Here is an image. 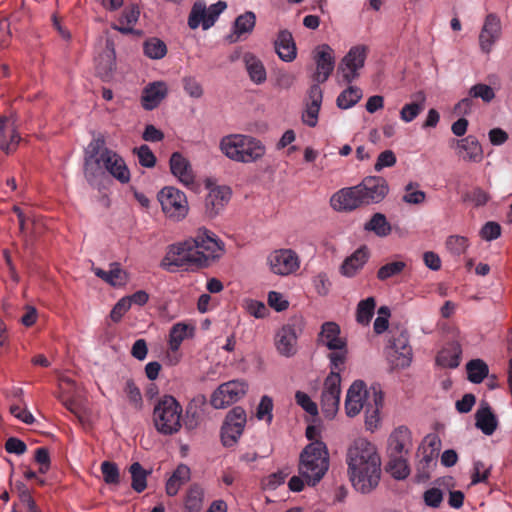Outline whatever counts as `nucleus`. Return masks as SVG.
Instances as JSON below:
<instances>
[{
  "label": "nucleus",
  "mask_w": 512,
  "mask_h": 512,
  "mask_svg": "<svg viewBox=\"0 0 512 512\" xmlns=\"http://www.w3.org/2000/svg\"><path fill=\"white\" fill-rule=\"evenodd\" d=\"M411 447V431L406 426L397 427L388 439V455L406 456Z\"/></svg>",
  "instance_id": "obj_24"
},
{
  "label": "nucleus",
  "mask_w": 512,
  "mask_h": 512,
  "mask_svg": "<svg viewBox=\"0 0 512 512\" xmlns=\"http://www.w3.org/2000/svg\"><path fill=\"white\" fill-rule=\"evenodd\" d=\"M164 214L174 220H181L188 213V202L186 195L177 188L168 186L161 189L157 194Z\"/></svg>",
  "instance_id": "obj_7"
},
{
  "label": "nucleus",
  "mask_w": 512,
  "mask_h": 512,
  "mask_svg": "<svg viewBox=\"0 0 512 512\" xmlns=\"http://www.w3.org/2000/svg\"><path fill=\"white\" fill-rule=\"evenodd\" d=\"M231 190L227 186H217L211 188L205 198L206 214L209 217H215L225 207L230 200Z\"/></svg>",
  "instance_id": "obj_25"
},
{
  "label": "nucleus",
  "mask_w": 512,
  "mask_h": 512,
  "mask_svg": "<svg viewBox=\"0 0 512 512\" xmlns=\"http://www.w3.org/2000/svg\"><path fill=\"white\" fill-rule=\"evenodd\" d=\"M450 147L456 149V153L464 161L479 163L483 160V149L478 139L468 135L462 139H452Z\"/></svg>",
  "instance_id": "obj_19"
},
{
  "label": "nucleus",
  "mask_w": 512,
  "mask_h": 512,
  "mask_svg": "<svg viewBox=\"0 0 512 512\" xmlns=\"http://www.w3.org/2000/svg\"><path fill=\"white\" fill-rule=\"evenodd\" d=\"M364 230L373 232L378 237H387L391 231L392 226L387 221V218L382 213H375L372 215L369 221L364 224Z\"/></svg>",
  "instance_id": "obj_40"
},
{
  "label": "nucleus",
  "mask_w": 512,
  "mask_h": 512,
  "mask_svg": "<svg viewBox=\"0 0 512 512\" xmlns=\"http://www.w3.org/2000/svg\"><path fill=\"white\" fill-rule=\"evenodd\" d=\"M270 269L278 275H288L299 268L297 254L290 249L274 251L268 257Z\"/></svg>",
  "instance_id": "obj_18"
},
{
  "label": "nucleus",
  "mask_w": 512,
  "mask_h": 512,
  "mask_svg": "<svg viewBox=\"0 0 512 512\" xmlns=\"http://www.w3.org/2000/svg\"><path fill=\"white\" fill-rule=\"evenodd\" d=\"M313 59L316 64L313 80L317 83H324L335 67L334 51L328 44H321L313 51Z\"/></svg>",
  "instance_id": "obj_16"
},
{
  "label": "nucleus",
  "mask_w": 512,
  "mask_h": 512,
  "mask_svg": "<svg viewBox=\"0 0 512 512\" xmlns=\"http://www.w3.org/2000/svg\"><path fill=\"white\" fill-rule=\"evenodd\" d=\"M372 387L367 389L362 380L354 381L349 387L345 399V411L348 417H354L365 407V402L372 399Z\"/></svg>",
  "instance_id": "obj_15"
},
{
  "label": "nucleus",
  "mask_w": 512,
  "mask_h": 512,
  "mask_svg": "<svg viewBox=\"0 0 512 512\" xmlns=\"http://www.w3.org/2000/svg\"><path fill=\"white\" fill-rule=\"evenodd\" d=\"M190 468L185 464L177 466L170 478L166 482V493L169 496H175L180 487L190 479Z\"/></svg>",
  "instance_id": "obj_36"
},
{
  "label": "nucleus",
  "mask_w": 512,
  "mask_h": 512,
  "mask_svg": "<svg viewBox=\"0 0 512 512\" xmlns=\"http://www.w3.org/2000/svg\"><path fill=\"white\" fill-rule=\"evenodd\" d=\"M226 7V2H215L209 8L205 2H194L188 18L189 27L196 29L201 25L204 30L211 28Z\"/></svg>",
  "instance_id": "obj_8"
},
{
  "label": "nucleus",
  "mask_w": 512,
  "mask_h": 512,
  "mask_svg": "<svg viewBox=\"0 0 512 512\" xmlns=\"http://www.w3.org/2000/svg\"><path fill=\"white\" fill-rule=\"evenodd\" d=\"M194 328L185 323L174 324L169 332V349L171 352H178L182 342L192 334Z\"/></svg>",
  "instance_id": "obj_39"
},
{
  "label": "nucleus",
  "mask_w": 512,
  "mask_h": 512,
  "mask_svg": "<svg viewBox=\"0 0 512 512\" xmlns=\"http://www.w3.org/2000/svg\"><path fill=\"white\" fill-rule=\"evenodd\" d=\"M330 205L338 212H351L364 206L358 185L342 188L334 193Z\"/></svg>",
  "instance_id": "obj_17"
},
{
  "label": "nucleus",
  "mask_w": 512,
  "mask_h": 512,
  "mask_svg": "<svg viewBox=\"0 0 512 512\" xmlns=\"http://www.w3.org/2000/svg\"><path fill=\"white\" fill-rule=\"evenodd\" d=\"M501 35V22L499 17L490 13L486 16L484 25L479 35V44L481 50L485 53H489L496 43V41L500 38Z\"/></svg>",
  "instance_id": "obj_20"
},
{
  "label": "nucleus",
  "mask_w": 512,
  "mask_h": 512,
  "mask_svg": "<svg viewBox=\"0 0 512 512\" xmlns=\"http://www.w3.org/2000/svg\"><path fill=\"white\" fill-rule=\"evenodd\" d=\"M244 381L232 380L221 384L211 395L210 403L216 409H221L239 401L247 392Z\"/></svg>",
  "instance_id": "obj_11"
},
{
  "label": "nucleus",
  "mask_w": 512,
  "mask_h": 512,
  "mask_svg": "<svg viewBox=\"0 0 512 512\" xmlns=\"http://www.w3.org/2000/svg\"><path fill=\"white\" fill-rule=\"evenodd\" d=\"M376 302L373 297L361 300L357 305L356 320L362 325H368L374 315Z\"/></svg>",
  "instance_id": "obj_49"
},
{
  "label": "nucleus",
  "mask_w": 512,
  "mask_h": 512,
  "mask_svg": "<svg viewBox=\"0 0 512 512\" xmlns=\"http://www.w3.org/2000/svg\"><path fill=\"white\" fill-rule=\"evenodd\" d=\"M387 357L394 368H406L412 360V348L406 330L391 329Z\"/></svg>",
  "instance_id": "obj_6"
},
{
  "label": "nucleus",
  "mask_w": 512,
  "mask_h": 512,
  "mask_svg": "<svg viewBox=\"0 0 512 512\" xmlns=\"http://www.w3.org/2000/svg\"><path fill=\"white\" fill-rule=\"evenodd\" d=\"M501 226L494 221L487 222L480 231V236L486 241H492L500 237Z\"/></svg>",
  "instance_id": "obj_63"
},
{
  "label": "nucleus",
  "mask_w": 512,
  "mask_h": 512,
  "mask_svg": "<svg viewBox=\"0 0 512 512\" xmlns=\"http://www.w3.org/2000/svg\"><path fill=\"white\" fill-rule=\"evenodd\" d=\"M131 308L128 298L122 297L112 308L110 318L113 322H119L125 313Z\"/></svg>",
  "instance_id": "obj_64"
},
{
  "label": "nucleus",
  "mask_w": 512,
  "mask_h": 512,
  "mask_svg": "<svg viewBox=\"0 0 512 512\" xmlns=\"http://www.w3.org/2000/svg\"><path fill=\"white\" fill-rule=\"evenodd\" d=\"M135 153L138 156V161L141 166L151 168L156 164V157L147 145H141L135 149Z\"/></svg>",
  "instance_id": "obj_60"
},
{
  "label": "nucleus",
  "mask_w": 512,
  "mask_h": 512,
  "mask_svg": "<svg viewBox=\"0 0 512 512\" xmlns=\"http://www.w3.org/2000/svg\"><path fill=\"white\" fill-rule=\"evenodd\" d=\"M100 469L106 484L118 485L120 483V471L116 463L104 461L101 463Z\"/></svg>",
  "instance_id": "obj_52"
},
{
  "label": "nucleus",
  "mask_w": 512,
  "mask_h": 512,
  "mask_svg": "<svg viewBox=\"0 0 512 512\" xmlns=\"http://www.w3.org/2000/svg\"><path fill=\"white\" fill-rule=\"evenodd\" d=\"M425 94L418 92L416 101L405 104L400 110V119L406 123L412 122L425 108Z\"/></svg>",
  "instance_id": "obj_42"
},
{
  "label": "nucleus",
  "mask_w": 512,
  "mask_h": 512,
  "mask_svg": "<svg viewBox=\"0 0 512 512\" xmlns=\"http://www.w3.org/2000/svg\"><path fill=\"white\" fill-rule=\"evenodd\" d=\"M298 331L295 325H283L275 335V346L277 351L285 356H293L297 349Z\"/></svg>",
  "instance_id": "obj_22"
},
{
  "label": "nucleus",
  "mask_w": 512,
  "mask_h": 512,
  "mask_svg": "<svg viewBox=\"0 0 512 512\" xmlns=\"http://www.w3.org/2000/svg\"><path fill=\"white\" fill-rule=\"evenodd\" d=\"M184 91L193 98H200L203 95L201 84L193 76H186L182 79Z\"/></svg>",
  "instance_id": "obj_62"
},
{
  "label": "nucleus",
  "mask_w": 512,
  "mask_h": 512,
  "mask_svg": "<svg viewBox=\"0 0 512 512\" xmlns=\"http://www.w3.org/2000/svg\"><path fill=\"white\" fill-rule=\"evenodd\" d=\"M440 446H441V441L439 439V437L436 435V434H428L419 450L421 451V453H432V454H436V456L438 457L439 455V451H440Z\"/></svg>",
  "instance_id": "obj_59"
},
{
  "label": "nucleus",
  "mask_w": 512,
  "mask_h": 512,
  "mask_svg": "<svg viewBox=\"0 0 512 512\" xmlns=\"http://www.w3.org/2000/svg\"><path fill=\"white\" fill-rule=\"evenodd\" d=\"M246 422V412L240 406L232 408L227 413L221 427V440L225 447H232L236 444L243 433Z\"/></svg>",
  "instance_id": "obj_9"
},
{
  "label": "nucleus",
  "mask_w": 512,
  "mask_h": 512,
  "mask_svg": "<svg viewBox=\"0 0 512 512\" xmlns=\"http://www.w3.org/2000/svg\"><path fill=\"white\" fill-rule=\"evenodd\" d=\"M275 52L284 62H292L297 56V48L292 33L280 30L274 41Z\"/></svg>",
  "instance_id": "obj_29"
},
{
  "label": "nucleus",
  "mask_w": 512,
  "mask_h": 512,
  "mask_svg": "<svg viewBox=\"0 0 512 512\" xmlns=\"http://www.w3.org/2000/svg\"><path fill=\"white\" fill-rule=\"evenodd\" d=\"M368 47L365 45L353 46L344 56L338 71L342 72L343 81L351 83L358 77V70L364 66L367 58Z\"/></svg>",
  "instance_id": "obj_14"
},
{
  "label": "nucleus",
  "mask_w": 512,
  "mask_h": 512,
  "mask_svg": "<svg viewBox=\"0 0 512 512\" xmlns=\"http://www.w3.org/2000/svg\"><path fill=\"white\" fill-rule=\"evenodd\" d=\"M475 420L476 427L480 429L485 435L490 436L497 429V418L488 405L478 409L475 414Z\"/></svg>",
  "instance_id": "obj_35"
},
{
  "label": "nucleus",
  "mask_w": 512,
  "mask_h": 512,
  "mask_svg": "<svg viewBox=\"0 0 512 512\" xmlns=\"http://www.w3.org/2000/svg\"><path fill=\"white\" fill-rule=\"evenodd\" d=\"M368 260L366 248L356 250L350 257L346 258L341 265V273L347 277H353L362 269Z\"/></svg>",
  "instance_id": "obj_34"
},
{
  "label": "nucleus",
  "mask_w": 512,
  "mask_h": 512,
  "mask_svg": "<svg viewBox=\"0 0 512 512\" xmlns=\"http://www.w3.org/2000/svg\"><path fill=\"white\" fill-rule=\"evenodd\" d=\"M21 138L15 121L9 117L0 118V149L9 154L16 150Z\"/></svg>",
  "instance_id": "obj_26"
},
{
  "label": "nucleus",
  "mask_w": 512,
  "mask_h": 512,
  "mask_svg": "<svg viewBox=\"0 0 512 512\" xmlns=\"http://www.w3.org/2000/svg\"><path fill=\"white\" fill-rule=\"evenodd\" d=\"M129 472L132 479V489L137 493L143 492L147 487V476L150 472L145 470L139 462L132 463Z\"/></svg>",
  "instance_id": "obj_44"
},
{
  "label": "nucleus",
  "mask_w": 512,
  "mask_h": 512,
  "mask_svg": "<svg viewBox=\"0 0 512 512\" xmlns=\"http://www.w3.org/2000/svg\"><path fill=\"white\" fill-rule=\"evenodd\" d=\"M389 461L386 465V471L397 480H404L410 474V467L406 456L388 455Z\"/></svg>",
  "instance_id": "obj_37"
},
{
  "label": "nucleus",
  "mask_w": 512,
  "mask_h": 512,
  "mask_svg": "<svg viewBox=\"0 0 512 512\" xmlns=\"http://www.w3.org/2000/svg\"><path fill=\"white\" fill-rule=\"evenodd\" d=\"M203 495V489L199 485H192L185 499L186 512H200L203 505Z\"/></svg>",
  "instance_id": "obj_47"
},
{
  "label": "nucleus",
  "mask_w": 512,
  "mask_h": 512,
  "mask_svg": "<svg viewBox=\"0 0 512 512\" xmlns=\"http://www.w3.org/2000/svg\"><path fill=\"white\" fill-rule=\"evenodd\" d=\"M491 467H487L484 462L478 460L473 464V472L471 475V484L487 482L490 475Z\"/></svg>",
  "instance_id": "obj_57"
},
{
  "label": "nucleus",
  "mask_w": 512,
  "mask_h": 512,
  "mask_svg": "<svg viewBox=\"0 0 512 512\" xmlns=\"http://www.w3.org/2000/svg\"><path fill=\"white\" fill-rule=\"evenodd\" d=\"M358 188L364 206L380 203L389 192L386 179L380 176L365 177L358 184Z\"/></svg>",
  "instance_id": "obj_13"
},
{
  "label": "nucleus",
  "mask_w": 512,
  "mask_h": 512,
  "mask_svg": "<svg viewBox=\"0 0 512 512\" xmlns=\"http://www.w3.org/2000/svg\"><path fill=\"white\" fill-rule=\"evenodd\" d=\"M329 468L326 445L314 441L307 445L300 454L299 474L309 486H315L324 477Z\"/></svg>",
  "instance_id": "obj_4"
},
{
  "label": "nucleus",
  "mask_w": 512,
  "mask_h": 512,
  "mask_svg": "<svg viewBox=\"0 0 512 512\" xmlns=\"http://www.w3.org/2000/svg\"><path fill=\"white\" fill-rule=\"evenodd\" d=\"M104 140L102 138L93 139L86 149L84 173L85 177L89 182L93 181L97 177V158L101 152L105 149Z\"/></svg>",
  "instance_id": "obj_30"
},
{
  "label": "nucleus",
  "mask_w": 512,
  "mask_h": 512,
  "mask_svg": "<svg viewBox=\"0 0 512 512\" xmlns=\"http://www.w3.org/2000/svg\"><path fill=\"white\" fill-rule=\"evenodd\" d=\"M417 183L410 182L405 186V194L402 200L408 204H421L425 201L426 194L424 191L417 190Z\"/></svg>",
  "instance_id": "obj_53"
},
{
  "label": "nucleus",
  "mask_w": 512,
  "mask_h": 512,
  "mask_svg": "<svg viewBox=\"0 0 512 512\" xmlns=\"http://www.w3.org/2000/svg\"><path fill=\"white\" fill-rule=\"evenodd\" d=\"M168 89L165 82L156 81L148 84L142 91L141 104L145 110L151 111L159 106L167 96Z\"/></svg>",
  "instance_id": "obj_27"
},
{
  "label": "nucleus",
  "mask_w": 512,
  "mask_h": 512,
  "mask_svg": "<svg viewBox=\"0 0 512 512\" xmlns=\"http://www.w3.org/2000/svg\"><path fill=\"white\" fill-rule=\"evenodd\" d=\"M223 252L224 243L213 232L200 228L193 237L170 245L161 261V267L169 272L182 267H203L210 260L219 258Z\"/></svg>",
  "instance_id": "obj_1"
},
{
  "label": "nucleus",
  "mask_w": 512,
  "mask_h": 512,
  "mask_svg": "<svg viewBox=\"0 0 512 512\" xmlns=\"http://www.w3.org/2000/svg\"><path fill=\"white\" fill-rule=\"evenodd\" d=\"M183 409L171 395H164L153 409V423L158 433L169 436L176 434L182 427Z\"/></svg>",
  "instance_id": "obj_5"
},
{
  "label": "nucleus",
  "mask_w": 512,
  "mask_h": 512,
  "mask_svg": "<svg viewBox=\"0 0 512 512\" xmlns=\"http://www.w3.org/2000/svg\"><path fill=\"white\" fill-rule=\"evenodd\" d=\"M93 272L113 287H122L128 282V273L121 268L118 262L111 263L107 271L101 268H93Z\"/></svg>",
  "instance_id": "obj_32"
},
{
  "label": "nucleus",
  "mask_w": 512,
  "mask_h": 512,
  "mask_svg": "<svg viewBox=\"0 0 512 512\" xmlns=\"http://www.w3.org/2000/svg\"><path fill=\"white\" fill-rule=\"evenodd\" d=\"M243 61L253 82L260 84L266 80V70L262 62L254 54L250 52L245 53Z\"/></svg>",
  "instance_id": "obj_38"
},
{
  "label": "nucleus",
  "mask_w": 512,
  "mask_h": 512,
  "mask_svg": "<svg viewBox=\"0 0 512 512\" xmlns=\"http://www.w3.org/2000/svg\"><path fill=\"white\" fill-rule=\"evenodd\" d=\"M404 261H393L381 266L377 271V278L386 281L389 278L400 275L406 268Z\"/></svg>",
  "instance_id": "obj_50"
},
{
  "label": "nucleus",
  "mask_w": 512,
  "mask_h": 512,
  "mask_svg": "<svg viewBox=\"0 0 512 512\" xmlns=\"http://www.w3.org/2000/svg\"><path fill=\"white\" fill-rule=\"evenodd\" d=\"M330 351L331 352L328 354V359L330 360L331 367L330 373H336L338 376H340V371L342 370V367L347 360V343L345 344V347L342 349H333Z\"/></svg>",
  "instance_id": "obj_51"
},
{
  "label": "nucleus",
  "mask_w": 512,
  "mask_h": 512,
  "mask_svg": "<svg viewBox=\"0 0 512 512\" xmlns=\"http://www.w3.org/2000/svg\"><path fill=\"white\" fill-rule=\"evenodd\" d=\"M140 16V8L137 4H130L125 7L121 12L117 23L111 25L112 29L119 31L122 34L134 33V25L137 23Z\"/></svg>",
  "instance_id": "obj_31"
},
{
  "label": "nucleus",
  "mask_w": 512,
  "mask_h": 512,
  "mask_svg": "<svg viewBox=\"0 0 512 512\" xmlns=\"http://www.w3.org/2000/svg\"><path fill=\"white\" fill-rule=\"evenodd\" d=\"M372 399L365 402L364 413H365V425L368 430L373 431L380 421V409L383 406V393L380 389L372 387L371 392Z\"/></svg>",
  "instance_id": "obj_28"
},
{
  "label": "nucleus",
  "mask_w": 512,
  "mask_h": 512,
  "mask_svg": "<svg viewBox=\"0 0 512 512\" xmlns=\"http://www.w3.org/2000/svg\"><path fill=\"white\" fill-rule=\"evenodd\" d=\"M347 472L353 488L362 493L372 492L381 476V459L376 447L364 438L350 445L346 454Z\"/></svg>",
  "instance_id": "obj_2"
},
{
  "label": "nucleus",
  "mask_w": 512,
  "mask_h": 512,
  "mask_svg": "<svg viewBox=\"0 0 512 512\" xmlns=\"http://www.w3.org/2000/svg\"><path fill=\"white\" fill-rule=\"evenodd\" d=\"M295 400L296 403L310 415L314 416L318 414V407L316 403L313 402L310 396L305 392L297 391L295 393Z\"/></svg>",
  "instance_id": "obj_61"
},
{
  "label": "nucleus",
  "mask_w": 512,
  "mask_h": 512,
  "mask_svg": "<svg viewBox=\"0 0 512 512\" xmlns=\"http://www.w3.org/2000/svg\"><path fill=\"white\" fill-rule=\"evenodd\" d=\"M362 98V91L355 86H349L337 97L336 103L340 109H349L356 105Z\"/></svg>",
  "instance_id": "obj_46"
},
{
  "label": "nucleus",
  "mask_w": 512,
  "mask_h": 512,
  "mask_svg": "<svg viewBox=\"0 0 512 512\" xmlns=\"http://www.w3.org/2000/svg\"><path fill=\"white\" fill-rule=\"evenodd\" d=\"M468 380L472 383H481L488 375V365L481 359L470 360L466 365Z\"/></svg>",
  "instance_id": "obj_45"
},
{
  "label": "nucleus",
  "mask_w": 512,
  "mask_h": 512,
  "mask_svg": "<svg viewBox=\"0 0 512 512\" xmlns=\"http://www.w3.org/2000/svg\"><path fill=\"white\" fill-rule=\"evenodd\" d=\"M447 249L454 255L463 254L468 247V240L463 236H450L446 241Z\"/></svg>",
  "instance_id": "obj_58"
},
{
  "label": "nucleus",
  "mask_w": 512,
  "mask_h": 512,
  "mask_svg": "<svg viewBox=\"0 0 512 512\" xmlns=\"http://www.w3.org/2000/svg\"><path fill=\"white\" fill-rule=\"evenodd\" d=\"M422 458L419 460L416 467V481L425 482L430 479L431 472L437 464L436 454L421 453Z\"/></svg>",
  "instance_id": "obj_43"
},
{
  "label": "nucleus",
  "mask_w": 512,
  "mask_h": 512,
  "mask_svg": "<svg viewBox=\"0 0 512 512\" xmlns=\"http://www.w3.org/2000/svg\"><path fill=\"white\" fill-rule=\"evenodd\" d=\"M256 24V16L253 12L247 11L241 15H239L234 22V35L235 39H232V42H235L241 38L242 35L250 34Z\"/></svg>",
  "instance_id": "obj_41"
},
{
  "label": "nucleus",
  "mask_w": 512,
  "mask_h": 512,
  "mask_svg": "<svg viewBox=\"0 0 512 512\" xmlns=\"http://www.w3.org/2000/svg\"><path fill=\"white\" fill-rule=\"evenodd\" d=\"M469 96L473 98H481L485 103H490L495 98L493 88L486 84H475L469 89Z\"/></svg>",
  "instance_id": "obj_55"
},
{
  "label": "nucleus",
  "mask_w": 512,
  "mask_h": 512,
  "mask_svg": "<svg viewBox=\"0 0 512 512\" xmlns=\"http://www.w3.org/2000/svg\"><path fill=\"white\" fill-rule=\"evenodd\" d=\"M317 343L319 346L333 350L344 348L347 340L341 336L340 326L336 322L328 321L321 325L317 336Z\"/></svg>",
  "instance_id": "obj_21"
},
{
  "label": "nucleus",
  "mask_w": 512,
  "mask_h": 512,
  "mask_svg": "<svg viewBox=\"0 0 512 512\" xmlns=\"http://www.w3.org/2000/svg\"><path fill=\"white\" fill-rule=\"evenodd\" d=\"M104 168L121 183H128L130 172L123 158L116 152L105 148L97 158V176Z\"/></svg>",
  "instance_id": "obj_12"
},
{
  "label": "nucleus",
  "mask_w": 512,
  "mask_h": 512,
  "mask_svg": "<svg viewBox=\"0 0 512 512\" xmlns=\"http://www.w3.org/2000/svg\"><path fill=\"white\" fill-rule=\"evenodd\" d=\"M341 395V376L336 373H329L324 381L321 394V409L323 415L333 419L338 412Z\"/></svg>",
  "instance_id": "obj_10"
},
{
  "label": "nucleus",
  "mask_w": 512,
  "mask_h": 512,
  "mask_svg": "<svg viewBox=\"0 0 512 512\" xmlns=\"http://www.w3.org/2000/svg\"><path fill=\"white\" fill-rule=\"evenodd\" d=\"M124 391L130 404L136 409H141L143 405L142 394L132 379H127Z\"/></svg>",
  "instance_id": "obj_56"
},
{
  "label": "nucleus",
  "mask_w": 512,
  "mask_h": 512,
  "mask_svg": "<svg viewBox=\"0 0 512 512\" xmlns=\"http://www.w3.org/2000/svg\"><path fill=\"white\" fill-rule=\"evenodd\" d=\"M143 51L150 59H162L167 54V46L161 39L152 37L144 42Z\"/></svg>",
  "instance_id": "obj_48"
},
{
  "label": "nucleus",
  "mask_w": 512,
  "mask_h": 512,
  "mask_svg": "<svg viewBox=\"0 0 512 512\" xmlns=\"http://www.w3.org/2000/svg\"><path fill=\"white\" fill-rule=\"evenodd\" d=\"M219 148L227 158L239 163L256 162L265 154V146L260 140L244 134L222 137Z\"/></svg>",
  "instance_id": "obj_3"
},
{
  "label": "nucleus",
  "mask_w": 512,
  "mask_h": 512,
  "mask_svg": "<svg viewBox=\"0 0 512 512\" xmlns=\"http://www.w3.org/2000/svg\"><path fill=\"white\" fill-rule=\"evenodd\" d=\"M273 400L271 397L264 395L261 397L260 403L258 404L256 417L259 420H266L268 424H271L273 420Z\"/></svg>",
  "instance_id": "obj_54"
},
{
  "label": "nucleus",
  "mask_w": 512,
  "mask_h": 512,
  "mask_svg": "<svg viewBox=\"0 0 512 512\" xmlns=\"http://www.w3.org/2000/svg\"><path fill=\"white\" fill-rule=\"evenodd\" d=\"M170 170L171 173L181 182L184 186L190 187L195 184V174L192 166L187 158L180 152H174L170 157Z\"/></svg>",
  "instance_id": "obj_23"
},
{
  "label": "nucleus",
  "mask_w": 512,
  "mask_h": 512,
  "mask_svg": "<svg viewBox=\"0 0 512 512\" xmlns=\"http://www.w3.org/2000/svg\"><path fill=\"white\" fill-rule=\"evenodd\" d=\"M462 348L458 341L449 342L437 355L436 363L444 368H457L460 364Z\"/></svg>",
  "instance_id": "obj_33"
}]
</instances>
